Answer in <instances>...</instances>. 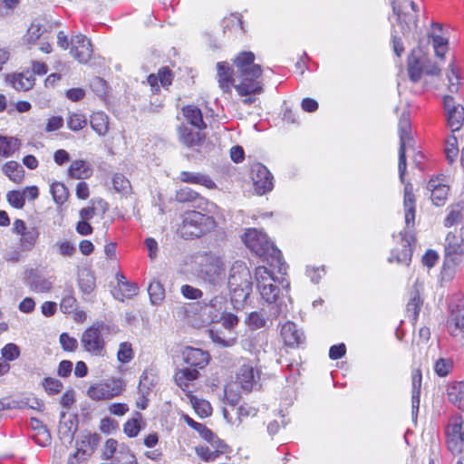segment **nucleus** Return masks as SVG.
<instances>
[{"mask_svg":"<svg viewBox=\"0 0 464 464\" xmlns=\"http://www.w3.org/2000/svg\"><path fill=\"white\" fill-rule=\"evenodd\" d=\"M111 464H137V459L127 445L121 444L118 454Z\"/></svg>","mask_w":464,"mask_h":464,"instance_id":"obj_46","label":"nucleus"},{"mask_svg":"<svg viewBox=\"0 0 464 464\" xmlns=\"http://www.w3.org/2000/svg\"><path fill=\"white\" fill-rule=\"evenodd\" d=\"M463 212L464 205L462 203L450 206L449 214L444 220L445 227H450L461 221L463 218Z\"/></svg>","mask_w":464,"mask_h":464,"instance_id":"obj_47","label":"nucleus"},{"mask_svg":"<svg viewBox=\"0 0 464 464\" xmlns=\"http://www.w3.org/2000/svg\"><path fill=\"white\" fill-rule=\"evenodd\" d=\"M209 336L215 343L223 347H231L236 343V337L232 336V334L227 331L211 329L209 330Z\"/></svg>","mask_w":464,"mask_h":464,"instance_id":"obj_44","label":"nucleus"},{"mask_svg":"<svg viewBox=\"0 0 464 464\" xmlns=\"http://www.w3.org/2000/svg\"><path fill=\"white\" fill-rule=\"evenodd\" d=\"M227 300L221 295H215L208 302L197 303V311L203 323L211 324L220 321L227 308Z\"/></svg>","mask_w":464,"mask_h":464,"instance_id":"obj_11","label":"nucleus"},{"mask_svg":"<svg viewBox=\"0 0 464 464\" xmlns=\"http://www.w3.org/2000/svg\"><path fill=\"white\" fill-rule=\"evenodd\" d=\"M6 199L11 206L18 209L23 208L25 203L24 194L18 190L9 191L6 195Z\"/></svg>","mask_w":464,"mask_h":464,"instance_id":"obj_61","label":"nucleus"},{"mask_svg":"<svg viewBox=\"0 0 464 464\" xmlns=\"http://www.w3.org/2000/svg\"><path fill=\"white\" fill-rule=\"evenodd\" d=\"M199 376V372L198 369H191L189 367H185L179 369L175 373V382L179 387H180L184 392H190L188 390L190 382L197 380Z\"/></svg>","mask_w":464,"mask_h":464,"instance_id":"obj_30","label":"nucleus"},{"mask_svg":"<svg viewBox=\"0 0 464 464\" xmlns=\"http://www.w3.org/2000/svg\"><path fill=\"white\" fill-rule=\"evenodd\" d=\"M243 241L256 256L266 257L270 266H273L276 262L279 274L287 269L286 264L282 259L281 251L268 239L266 234L256 228H248L243 237Z\"/></svg>","mask_w":464,"mask_h":464,"instance_id":"obj_3","label":"nucleus"},{"mask_svg":"<svg viewBox=\"0 0 464 464\" xmlns=\"http://www.w3.org/2000/svg\"><path fill=\"white\" fill-rule=\"evenodd\" d=\"M275 319L270 316V307H268L267 313L264 311L250 313L246 318V324L251 329L256 330L266 327L268 321L272 322Z\"/></svg>","mask_w":464,"mask_h":464,"instance_id":"obj_37","label":"nucleus"},{"mask_svg":"<svg viewBox=\"0 0 464 464\" xmlns=\"http://www.w3.org/2000/svg\"><path fill=\"white\" fill-rule=\"evenodd\" d=\"M251 179L254 189L259 196L270 192L274 188V177L262 163L256 162L251 166Z\"/></svg>","mask_w":464,"mask_h":464,"instance_id":"obj_16","label":"nucleus"},{"mask_svg":"<svg viewBox=\"0 0 464 464\" xmlns=\"http://www.w3.org/2000/svg\"><path fill=\"white\" fill-rule=\"evenodd\" d=\"M403 205L405 210L406 227H413L415 218V196L413 194V187L411 183H407L404 186Z\"/></svg>","mask_w":464,"mask_h":464,"instance_id":"obj_25","label":"nucleus"},{"mask_svg":"<svg viewBox=\"0 0 464 464\" xmlns=\"http://www.w3.org/2000/svg\"><path fill=\"white\" fill-rule=\"evenodd\" d=\"M46 33V29L41 24L39 21H34L27 30V42L35 43Z\"/></svg>","mask_w":464,"mask_h":464,"instance_id":"obj_55","label":"nucleus"},{"mask_svg":"<svg viewBox=\"0 0 464 464\" xmlns=\"http://www.w3.org/2000/svg\"><path fill=\"white\" fill-rule=\"evenodd\" d=\"M447 329L450 334L455 337L461 333L464 334V302L462 303V308L451 310L447 321Z\"/></svg>","mask_w":464,"mask_h":464,"instance_id":"obj_26","label":"nucleus"},{"mask_svg":"<svg viewBox=\"0 0 464 464\" xmlns=\"http://www.w3.org/2000/svg\"><path fill=\"white\" fill-rule=\"evenodd\" d=\"M148 293L152 304H159L165 298L164 287L159 281H152L150 284Z\"/></svg>","mask_w":464,"mask_h":464,"instance_id":"obj_49","label":"nucleus"},{"mask_svg":"<svg viewBox=\"0 0 464 464\" xmlns=\"http://www.w3.org/2000/svg\"><path fill=\"white\" fill-rule=\"evenodd\" d=\"M448 398L459 410L464 411V382H453L448 387Z\"/></svg>","mask_w":464,"mask_h":464,"instance_id":"obj_35","label":"nucleus"},{"mask_svg":"<svg viewBox=\"0 0 464 464\" xmlns=\"http://www.w3.org/2000/svg\"><path fill=\"white\" fill-rule=\"evenodd\" d=\"M117 357L121 363L130 362L133 358V351L130 343H121L117 353Z\"/></svg>","mask_w":464,"mask_h":464,"instance_id":"obj_62","label":"nucleus"},{"mask_svg":"<svg viewBox=\"0 0 464 464\" xmlns=\"http://www.w3.org/2000/svg\"><path fill=\"white\" fill-rule=\"evenodd\" d=\"M92 174V169L89 162L77 160L71 163L68 175L75 179H88Z\"/></svg>","mask_w":464,"mask_h":464,"instance_id":"obj_33","label":"nucleus"},{"mask_svg":"<svg viewBox=\"0 0 464 464\" xmlns=\"http://www.w3.org/2000/svg\"><path fill=\"white\" fill-rule=\"evenodd\" d=\"M408 73L410 79L416 82L423 73V58L420 57V50H412L408 59Z\"/></svg>","mask_w":464,"mask_h":464,"instance_id":"obj_27","label":"nucleus"},{"mask_svg":"<svg viewBox=\"0 0 464 464\" xmlns=\"http://www.w3.org/2000/svg\"><path fill=\"white\" fill-rule=\"evenodd\" d=\"M260 377L259 370L248 360L243 359L236 372V381L246 392H251L257 385Z\"/></svg>","mask_w":464,"mask_h":464,"instance_id":"obj_15","label":"nucleus"},{"mask_svg":"<svg viewBox=\"0 0 464 464\" xmlns=\"http://www.w3.org/2000/svg\"><path fill=\"white\" fill-rule=\"evenodd\" d=\"M3 172L14 183L20 184L24 177L23 167L16 161L11 160L6 162L3 168Z\"/></svg>","mask_w":464,"mask_h":464,"instance_id":"obj_42","label":"nucleus"},{"mask_svg":"<svg viewBox=\"0 0 464 464\" xmlns=\"http://www.w3.org/2000/svg\"><path fill=\"white\" fill-rule=\"evenodd\" d=\"M393 14L403 35L417 27L418 6L413 0H392Z\"/></svg>","mask_w":464,"mask_h":464,"instance_id":"obj_7","label":"nucleus"},{"mask_svg":"<svg viewBox=\"0 0 464 464\" xmlns=\"http://www.w3.org/2000/svg\"><path fill=\"white\" fill-rule=\"evenodd\" d=\"M453 360L451 358H439L434 363V372L440 377H446L453 369Z\"/></svg>","mask_w":464,"mask_h":464,"instance_id":"obj_52","label":"nucleus"},{"mask_svg":"<svg viewBox=\"0 0 464 464\" xmlns=\"http://www.w3.org/2000/svg\"><path fill=\"white\" fill-rule=\"evenodd\" d=\"M71 55L81 63H86L92 55L91 41L83 34H78L71 39Z\"/></svg>","mask_w":464,"mask_h":464,"instance_id":"obj_18","label":"nucleus"},{"mask_svg":"<svg viewBox=\"0 0 464 464\" xmlns=\"http://www.w3.org/2000/svg\"><path fill=\"white\" fill-rule=\"evenodd\" d=\"M436 30L441 33L442 27L440 24L433 23L430 37L432 41L435 54L440 58H443L448 50L449 41L443 34H436Z\"/></svg>","mask_w":464,"mask_h":464,"instance_id":"obj_28","label":"nucleus"},{"mask_svg":"<svg viewBox=\"0 0 464 464\" xmlns=\"http://www.w3.org/2000/svg\"><path fill=\"white\" fill-rule=\"evenodd\" d=\"M286 270L279 274L276 263L274 266H259L256 267L254 276L256 287L261 299L270 307V316L278 318L288 313L290 283L285 278Z\"/></svg>","mask_w":464,"mask_h":464,"instance_id":"obj_1","label":"nucleus"},{"mask_svg":"<svg viewBox=\"0 0 464 464\" xmlns=\"http://www.w3.org/2000/svg\"><path fill=\"white\" fill-rule=\"evenodd\" d=\"M227 285L235 306L243 305L252 293L253 282L249 268L242 261H236L229 272Z\"/></svg>","mask_w":464,"mask_h":464,"instance_id":"obj_4","label":"nucleus"},{"mask_svg":"<svg viewBox=\"0 0 464 464\" xmlns=\"http://www.w3.org/2000/svg\"><path fill=\"white\" fill-rule=\"evenodd\" d=\"M8 82L17 91H28L34 85V77L30 72L7 76Z\"/></svg>","mask_w":464,"mask_h":464,"instance_id":"obj_31","label":"nucleus"},{"mask_svg":"<svg viewBox=\"0 0 464 464\" xmlns=\"http://www.w3.org/2000/svg\"><path fill=\"white\" fill-rule=\"evenodd\" d=\"M100 439L96 433L81 435L75 443V452L70 456V463L76 464L90 458L98 447Z\"/></svg>","mask_w":464,"mask_h":464,"instance_id":"obj_13","label":"nucleus"},{"mask_svg":"<svg viewBox=\"0 0 464 464\" xmlns=\"http://www.w3.org/2000/svg\"><path fill=\"white\" fill-rule=\"evenodd\" d=\"M254 61L255 54L252 52H242L234 60L238 81L235 89L240 96L259 94L263 92L264 84L260 80L262 68Z\"/></svg>","mask_w":464,"mask_h":464,"instance_id":"obj_2","label":"nucleus"},{"mask_svg":"<svg viewBox=\"0 0 464 464\" xmlns=\"http://www.w3.org/2000/svg\"><path fill=\"white\" fill-rule=\"evenodd\" d=\"M399 136H400V148H399V176L402 183H404V175L407 169L406 163V150L407 148L412 147L413 139L411 133V123L408 114L405 112L400 118L399 121Z\"/></svg>","mask_w":464,"mask_h":464,"instance_id":"obj_10","label":"nucleus"},{"mask_svg":"<svg viewBox=\"0 0 464 464\" xmlns=\"http://www.w3.org/2000/svg\"><path fill=\"white\" fill-rule=\"evenodd\" d=\"M421 378V372L420 370H415L412 372L411 415L414 421L417 419V414L420 408Z\"/></svg>","mask_w":464,"mask_h":464,"instance_id":"obj_32","label":"nucleus"},{"mask_svg":"<svg viewBox=\"0 0 464 464\" xmlns=\"http://www.w3.org/2000/svg\"><path fill=\"white\" fill-rule=\"evenodd\" d=\"M90 124L99 136H105L109 130V117L103 111L93 112L90 118Z\"/></svg>","mask_w":464,"mask_h":464,"instance_id":"obj_36","label":"nucleus"},{"mask_svg":"<svg viewBox=\"0 0 464 464\" xmlns=\"http://www.w3.org/2000/svg\"><path fill=\"white\" fill-rule=\"evenodd\" d=\"M29 285L31 290L36 293H46L51 291L53 285V278L52 276H44L41 275H33L29 279Z\"/></svg>","mask_w":464,"mask_h":464,"instance_id":"obj_38","label":"nucleus"},{"mask_svg":"<svg viewBox=\"0 0 464 464\" xmlns=\"http://www.w3.org/2000/svg\"><path fill=\"white\" fill-rule=\"evenodd\" d=\"M53 248L56 251L57 254L63 257H72L77 251L75 246L69 240L65 239L56 241L53 245Z\"/></svg>","mask_w":464,"mask_h":464,"instance_id":"obj_51","label":"nucleus"},{"mask_svg":"<svg viewBox=\"0 0 464 464\" xmlns=\"http://www.w3.org/2000/svg\"><path fill=\"white\" fill-rule=\"evenodd\" d=\"M401 235V249H393L391 253L390 257L388 258V261L390 263L392 262H397L398 264H402L408 266L411 260V242L410 239L407 237L406 235Z\"/></svg>","mask_w":464,"mask_h":464,"instance_id":"obj_23","label":"nucleus"},{"mask_svg":"<svg viewBox=\"0 0 464 464\" xmlns=\"http://www.w3.org/2000/svg\"><path fill=\"white\" fill-rule=\"evenodd\" d=\"M180 293L185 298L190 300H198L203 296V292L200 289L190 285H183Z\"/></svg>","mask_w":464,"mask_h":464,"instance_id":"obj_64","label":"nucleus"},{"mask_svg":"<svg viewBox=\"0 0 464 464\" xmlns=\"http://www.w3.org/2000/svg\"><path fill=\"white\" fill-rule=\"evenodd\" d=\"M234 70L227 62H218L217 63V79L219 88L225 92H230L231 88L238 82L237 76L233 77Z\"/></svg>","mask_w":464,"mask_h":464,"instance_id":"obj_19","label":"nucleus"},{"mask_svg":"<svg viewBox=\"0 0 464 464\" xmlns=\"http://www.w3.org/2000/svg\"><path fill=\"white\" fill-rule=\"evenodd\" d=\"M209 214L196 210L185 212L179 228L181 236L185 238H193L209 232L215 227V220Z\"/></svg>","mask_w":464,"mask_h":464,"instance_id":"obj_6","label":"nucleus"},{"mask_svg":"<svg viewBox=\"0 0 464 464\" xmlns=\"http://www.w3.org/2000/svg\"><path fill=\"white\" fill-rule=\"evenodd\" d=\"M179 139L187 147L198 145L202 140L199 130L193 129L184 123L178 128Z\"/></svg>","mask_w":464,"mask_h":464,"instance_id":"obj_29","label":"nucleus"},{"mask_svg":"<svg viewBox=\"0 0 464 464\" xmlns=\"http://www.w3.org/2000/svg\"><path fill=\"white\" fill-rule=\"evenodd\" d=\"M20 147V140L14 137L0 135V157H12Z\"/></svg>","mask_w":464,"mask_h":464,"instance_id":"obj_41","label":"nucleus"},{"mask_svg":"<svg viewBox=\"0 0 464 464\" xmlns=\"http://www.w3.org/2000/svg\"><path fill=\"white\" fill-rule=\"evenodd\" d=\"M78 429L76 417H67L65 411H61L60 423L58 426V434L60 440L65 443H71L73 440L74 433Z\"/></svg>","mask_w":464,"mask_h":464,"instance_id":"obj_21","label":"nucleus"},{"mask_svg":"<svg viewBox=\"0 0 464 464\" xmlns=\"http://www.w3.org/2000/svg\"><path fill=\"white\" fill-rule=\"evenodd\" d=\"M50 192L54 202L60 206L66 202L69 197L68 188L62 182H53L51 185Z\"/></svg>","mask_w":464,"mask_h":464,"instance_id":"obj_48","label":"nucleus"},{"mask_svg":"<svg viewBox=\"0 0 464 464\" xmlns=\"http://www.w3.org/2000/svg\"><path fill=\"white\" fill-rule=\"evenodd\" d=\"M5 362L14 361L20 356V348L13 343L5 344L1 350Z\"/></svg>","mask_w":464,"mask_h":464,"instance_id":"obj_60","label":"nucleus"},{"mask_svg":"<svg viewBox=\"0 0 464 464\" xmlns=\"http://www.w3.org/2000/svg\"><path fill=\"white\" fill-rule=\"evenodd\" d=\"M182 111L188 122L192 127L198 130H201L206 127V124L203 121L202 112L198 107L194 105H188L184 107Z\"/></svg>","mask_w":464,"mask_h":464,"instance_id":"obj_39","label":"nucleus"},{"mask_svg":"<svg viewBox=\"0 0 464 464\" xmlns=\"http://www.w3.org/2000/svg\"><path fill=\"white\" fill-rule=\"evenodd\" d=\"M113 188L120 193L127 194L130 191V183L122 174L117 173L112 178Z\"/></svg>","mask_w":464,"mask_h":464,"instance_id":"obj_57","label":"nucleus"},{"mask_svg":"<svg viewBox=\"0 0 464 464\" xmlns=\"http://www.w3.org/2000/svg\"><path fill=\"white\" fill-rule=\"evenodd\" d=\"M120 445L118 441L114 439H108L104 444L102 459L104 460H109L113 458V456L118 454Z\"/></svg>","mask_w":464,"mask_h":464,"instance_id":"obj_59","label":"nucleus"},{"mask_svg":"<svg viewBox=\"0 0 464 464\" xmlns=\"http://www.w3.org/2000/svg\"><path fill=\"white\" fill-rule=\"evenodd\" d=\"M198 275L206 283L214 287L223 285L226 268L222 257L213 252H204L196 256Z\"/></svg>","mask_w":464,"mask_h":464,"instance_id":"obj_5","label":"nucleus"},{"mask_svg":"<svg viewBox=\"0 0 464 464\" xmlns=\"http://www.w3.org/2000/svg\"><path fill=\"white\" fill-rule=\"evenodd\" d=\"M422 301L417 292L412 293L410 301L407 304L406 311L412 321H416L421 306Z\"/></svg>","mask_w":464,"mask_h":464,"instance_id":"obj_54","label":"nucleus"},{"mask_svg":"<svg viewBox=\"0 0 464 464\" xmlns=\"http://www.w3.org/2000/svg\"><path fill=\"white\" fill-rule=\"evenodd\" d=\"M31 427L36 431L34 440L41 446H46L51 442V435L47 428L36 418H31Z\"/></svg>","mask_w":464,"mask_h":464,"instance_id":"obj_40","label":"nucleus"},{"mask_svg":"<svg viewBox=\"0 0 464 464\" xmlns=\"http://www.w3.org/2000/svg\"><path fill=\"white\" fill-rule=\"evenodd\" d=\"M124 382L120 378H110L91 385L87 395L94 401L111 400L119 396L124 391Z\"/></svg>","mask_w":464,"mask_h":464,"instance_id":"obj_9","label":"nucleus"},{"mask_svg":"<svg viewBox=\"0 0 464 464\" xmlns=\"http://www.w3.org/2000/svg\"><path fill=\"white\" fill-rule=\"evenodd\" d=\"M445 154L448 161L452 163L458 157L459 154V147H458V139L455 135H450L446 140L445 144Z\"/></svg>","mask_w":464,"mask_h":464,"instance_id":"obj_53","label":"nucleus"},{"mask_svg":"<svg viewBox=\"0 0 464 464\" xmlns=\"http://www.w3.org/2000/svg\"><path fill=\"white\" fill-rule=\"evenodd\" d=\"M446 435L449 450L454 455L461 453L464 442V419L460 415L450 419Z\"/></svg>","mask_w":464,"mask_h":464,"instance_id":"obj_12","label":"nucleus"},{"mask_svg":"<svg viewBox=\"0 0 464 464\" xmlns=\"http://www.w3.org/2000/svg\"><path fill=\"white\" fill-rule=\"evenodd\" d=\"M443 108L448 127L452 132L459 130L464 123V106L452 96L444 95Z\"/></svg>","mask_w":464,"mask_h":464,"instance_id":"obj_14","label":"nucleus"},{"mask_svg":"<svg viewBox=\"0 0 464 464\" xmlns=\"http://www.w3.org/2000/svg\"><path fill=\"white\" fill-rule=\"evenodd\" d=\"M447 79L449 81V91L452 93L458 92L459 86V76L453 64L450 65V72L447 73Z\"/></svg>","mask_w":464,"mask_h":464,"instance_id":"obj_63","label":"nucleus"},{"mask_svg":"<svg viewBox=\"0 0 464 464\" xmlns=\"http://www.w3.org/2000/svg\"><path fill=\"white\" fill-rule=\"evenodd\" d=\"M280 334L285 344L290 347H297L305 340L304 333L292 322H286L282 325Z\"/></svg>","mask_w":464,"mask_h":464,"instance_id":"obj_20","label":"nucleus"},{"mask_svg":"<svg viewBox=\"0 0 464 464\" xmlns=\"http://www.w3.org/2000/svg\"><path fill=\"white\" fill-rule=\"evenodd\" d=\"M188 397L194 410L201 418L208 417L211 414L212 407L208 401L199 399L190 394Z\"/></svg>","mask_w":464,"mask_h":464,"instance_id":"obj_50","label":"nucleus"},{"mask_svg":"<svg viewBox=\"0 0 464 464\" xmlns=\"http://www.w3.org/2000/svg\"><path fill=\"white\" fill-rule=\"evenodd\" d=\"M40 232L35 227L29 229L20 237V248L22 251H31L36 245Z\"/></svg>","mask_w":464,"mask_h":464,"instance_id":"obj_43","label":"nucleus"},{"mask_svg":"<svg viewBox=\"0 0 464 464\" xmlns=\"http://www.w3.org/2000/svg\"><path fill=\"white\" fill-rule=\"evenodd\" d=\"M184 362L193 367L202 369L209 361V355L201 349L186 347L182 353Z\"/></svg>","mask_w":464,"mask_h":464,"instance_id":"obj_22","label":"nucleus"},{"mask_svg":"<svg viewBox=\"0 0 464 464\" xmlns=\"http://www.w3.org/2000/svg\"><path fill=\"white\" fill-rule=\"evenodd\" d=\"M176 200L179 202H192L194 207L207 213H214L217 206L208 199L199 196V194L188 187L180 188L176 192Z\"/></svg>","mask_w":464,"mask_h":464,"instance_id":"obj_17","label":"nucleus"},{"mask_svg":"<svg viewBox=\"0 0 464 464\" xmlns=\"http://www.w3.org/2000/svg\"><path fill=\"white\" fill-rule=\"evenodd\" d=\"M179 179L182 182L198 184L209 189L214 188L216 187L215 182L210 179V177L205 174L182 171L180 173Z\"/></svg>","mask_w":464,"mask_h":464,"instance_id":"obj_34","label":"nucleus"},{"mask_svg":"<svg viewBox=\"0 0 464 464\" xmlns=\"http://www.w3.org/2000/svg\"><path fill=\"white\" fill-rule=\"evenodd\" d=\"M78 285L84 295H91L96 287L94 275L89 270L82 271L79 276Z\"/></svg>","mask_w":464,"mask_h":464,"instance_id":"obj_45","label":"nucleus"},{"mask_svg":"<svg viewBox=\"0 0 464 464\" xmlns=\"http://www.w3.org/2000/svg\"><path fill=\"white\" fill-rule=\"evenodd\" d=\"M427 188L430 191V198L435 206L445 204L450 189L447 185L443 184L439 178H436L429 181Z\"/></svg>","mask_w":464,"mask_h":464,"instance_id":"obj_24","label":"nucleus"},{"mask_svg":"<svg viewBox=\"0 0 464 464\" xmlns=\"http://www.w3.org/2000/svg\"><path fill=\"white\" fill-rule=\"evenodd\" d=\"M136 416L135 418L128 420L123 426L124 433L130 438L136 437L140 430V420L141 415L136 412Z\"/></svg>","mask_w":464,"mask_h":464,"instance_id":"obj_56","label":"nucleus"},{"mask_svg":"<svg viewBox=\"0 0 464 464\" xmlns=\"http://www.w3.org/2000/svg\"><path fill=\"white\" fill-rule=\"evenodd\" d=\"M108 329L103 322H96L87 328L81 338L83 349L92 355L103 356L105 353V341L102 333Z\"/></svg>","mask_w":464,"mask_h":464,"instance_id":"obj_8","label":"nucleus"},{"mask_svg":"<svg viewBox=\"0 0 464 464\" xmlns=\"http://www.w3.org/2000/svg\"><path fill=\"white\" fill-rule=\"evenodd\" d=\"M86 124L87 120L82 113H71L67 121V126L72 131L82 130L86 126Z\"/></svg>","mask_w":464,"mask_h":464,"instance_id":"obj_58","label":"nucleus"}]
</instances>
